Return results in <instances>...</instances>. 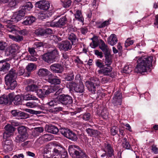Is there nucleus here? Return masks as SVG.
Listing matches in <instances>:
<instances>
[{
  "label": "nucleus",
  "mask_w": 158,
  "mask_h": 158,
  "mask_svg": "<svg viewBox=\"0 0 158 158\" xmlns=\"http://www.w3.org/2000/svg\"><path fill=\"white\" fill-rule=\"evenodd\" d=\"M153 59V57L152 56L139 58L137 60L138 64L135 68V71L141 73L148 71L152 66Z\"/></svg>",
  "instance_id": "nucleus-1"
},
{
  "label": "nucleus",
  "mask_w": 158,
  "mask_h": 158,
  "mask_svg": "<svg viewBox=\"0 0 158 158\" xmlns=\"http://www.w3.org/2000/svg\"><path fill=\"white\" fill-rule=\"evenodd\" d=\"M69 152L73 158H89L78 146L71 145L69 147Z\"/></svg>",
  "instance_id": "nucleus-2"
},
{
  "label": "nucleus",
  "mask_w": 158,
  "mask_h": 158,
  "mask_svg": "<svg viewBox=\"0 0 158 158\" xmlns=\"http://www.w3.org/2000/svg\"><path fill=\"white\" fill-rule=\"evenodd\" d=\"M16 74L15 70L11 69L8 74L5 77L6 84L7 86L8 89H14L17 85L16 81L15 80Z\"/></svg>",
  "instance_id": "nucleus-3"
},
{
  "label": "nucleus",
  "mask_w": 158,
  "mask_h": 158,
  "mask_svg": "<svg viewBox=\"0 0 158 158\" xmlns=\"http://www.w3.org/2000/svg\"><path fill=\"white\" fill-rule=\"evenodd\" d=\"M58 51L55 48H52L48 51V52L43 56V59L49 63H53L55 61V59L59 57Z\"/></svg>",
  "instance_id": "nucleus-4"
},
{
  "label": "nucleus",
  "mask_w": 158,
  "mask_h": 158,
  "mask_svg": "<svg viewBox=\"0 0 158 158\" xmlns=\"http://www.w3.org/2000/svg\"><path fill=\"white\" fill-rule=\"evenodd\" d=\"M27 128L24 126H21L18 127V131L19 134L15 138V141L19 143L25 141L28 137L27 133Z\"/></svg>",
  "instance_id": "nucleus-5"
},
{
  "label": "nucleus",
  "mask_w": 158,
  "mask_h": 158,
  "mask_svg": "<svg viewBox=\"0 0 158 158\" xmlns=\"http://www.w3.org/2000/svg\"><path fill=\"white\" fill-rule=\"evenodd\" d=\"M100 83L98 79H96L86 81L85 85L89 92L92 94H95L96 91V87L99 85Z\"/></svg>",
  "instance_id": "nucleus-6"
},
{
  "label": "nucleus",
  "mask_w": 158,
  "mask_h": 158,
  "mask_svg": "<svg viewBox=\"0 0 158 158\" xmlns=\"http://www.w3.org/2000/svg\"><path fill=\"white\" fill-rule=\"evenodd\" d=\"M67 87L70 89H73L77 93H82L85 90V87L82 82H79V84H77L75 82L68 83L66 85Z\"/></svg>",
  "instance_id": "nucleus-7"
},
{
  "label": "nucleus",
  "mask_w": 158,
  "mask_h": 158,
  "mask_svg": "<svg viewBox=\"0 0 158 158\" xmlns=\"http://www.w3.org/2000/svg\"><path fill=\"white\" fill-rule=\"evenodd\" d=\"M58 148L59 149L56 148L53 149V155L52 158H67V152L61 146Z\"/></svg>",
  "instance_id": "nucleus-8"
},
{
  "label": "nucleus",
  "mask_w": 158,
  "mask_h": 158,
  "mask_svg": "<svg viewBox=\"0 0 158 158\" xmlns=\"http://www.w3.org/2000/svg\"><path fill=\"white\" fill-rule=\"evenodd\" d=\"M60 132L64 136L73 141H76L77 139V135L68 129L61 128Z\"/></svg>",
  "instance_id": "nucleus-9"
},
{
  "label": "nucleus",
  "mask_w": 158,
  "mask_h": 158,
  "mask_svg": "<svg viewBox=\"0 0 158 158\" xmlns=\"http://www.w3.org/2000/svg\"><path fill=\"white\" fill-rule=\"evenodd\" d=\"M52 89L50 87L45 85L43 88L38 89L36 93L37 95L40 98H42L45 97L52 92Z\"/></svg>",
  "instance_id": "nucleus-10"
},
{
  "label": "nucleus",
  "mask_w": 158,
  "mask_h": 158,
  "mask_svg": "<svg viewBox=\"0 0 158 158\" xmlns=\"http://www.w3.org/2000/svg\"><path fill=\"white\" fill-rule=\"evenodd\" d=\"M57 98L61 103L67 105V106H70L73 102L72 98L68 95H59L57 97Z\"/></svg>",
  "instance_id": "nucleus-11"
},
{
  "label": "nucleus",
  "mask_w": 158,
  "mask_h": 158,
  "mask_svg": "<svg viewBox=\"0 0 158 158\" xmlns=\"http://www.w3.org/2000/svg\"><path fill=\"white\" fill-rule=\"evenodd\" d=\"M6 131L3 133V139H8L13 134L15 129L11 125L8 124L4 127Z\"/></svg>",
  "instance_id": "nucleus-12"
},
{
  "label": "nucleus",
  "mask_w": 158,
  "mask_h": 158,
  "mask_svg": "<svg viewBox=\"0 0 158 158\" xmlns=\"http://www.w3.org/2000/svg\"><path fill=\"white\" fill-rule=\"evenodd\" d=\"M25 15L24 10H21L18 12L14 14L10 19V21L13 23H16L20 20Z\"/></svg>",
  "instance_id": "nucleus-13"
},
{
  "label": "nucleus",
  "mask_w": 158,
  "mask_h": 158,
  "mask_svg": "<svg viewBox=\"0 0 158 158\" xmlns=\"http://www.w3.org/2000/svg\"><path fill=\"white\" fill-rule=\"evenodd\" d=\"M102 149L107 154L109 157H111L114 156V151L113 147L110 144L104 143L102 147Z\"/></svg>",
  "instance_id": "nucleus-14"
},
{
  "label": "nucleus",
  "mask_w": 158,
  "mask_h": 158,
  "mask_svg": "<svg viewBox=\"0 0 158 158\" xmlns=\"http://www.w3.org/2000/svg\"><path fill=\"white\" fill-rule=\"evenodd\" d=\"M122 95L120 92L118 91L115 93L112 100V103L114 106L120 105L122 102Z\"/></svg>",
  "instance_id": "nucleus-15"
},
{
  "label": "nucleus",
  "mask_w": 158,
  "mask_h": 158,
  "mask_svg": "<svg viewBox=\"0 0 158 158\" xmlns=\"http://www.w3.org/2000/svg\"><path fill=\"white\" fill-rule=\"evenodd\" d=\"M51 70L53 73H61L64 71L63 66L59 64L56 63L50 66Z\"/></svg>",
  "instance_id": "nucleus-16"
},
{
  "label": "nucleus",
  "mask_w": 158,
  "mask_h": 158,
  "mask_svg": "<svg viewBox=\"0 0 158 158\" xmlns=\"http://www.w3.org/2000/svg\"><path fill=\"white\" fill-rule=\"evenodd\" d=\"M36 6L44 10H47L50 6V3L48 1H40L35 3Z\"/></svg>",
  "instance_id": "nucleus-17"
},
{
  "label": "nucleus",
  "mask_w": 158,
  "mask_h": 158,
  "mask_svg": "<svg viewBox=\"0 0 158 158\" xmlns=\"http://www.w3.org/2000/svg\"><path fill=\"white\" fill-rule=\"evenodd\" d=\"M67 19L65 17L60 18L59 20L56 22H52L50 25L51 27H61L64 26L66 23Z\"/></svg>",
  "instance_id": "nucleus-18"
},
{
  "label": "nucleus",
  "mask_w": 158,
  "mask_h": 158,
  "mask_svg": "<svg viewBox=\"0 0 158 158\" xmlns=\"http://www.w3.org/2000/svg\"><path fill=\"white\" fill-rule=\"evenodd\" d=\"M38 75L41 77H45L48 76H52V74L48 69L45 68L40 69L37 73Z\"/></svg>",
  "instance_id": "nucleus-19"
},
{
  "label": "nucleus",
  "mask_w": 158,
  "mask_h": 158,
  "mask_svg": "<svg viewBox=\"0 0 158 158\" xmlns=\"http://www.w3.org/2000/svg\"><path fill=\"white\" fill-rule=\"evenodd\" d=\"M112 69L110 66L104 67L102 68L98 71L99 74H102L104 76H108L112 71Z\"/></svg>",
  "instance_id": "nucleus-20"
},
{
  "label": "nucleus",
  "mask_w": 158,
  "mask_h": 158,
  "mask_svg": "<svg viewBox=\"0 0 158 158\" xmlns=\"http://www.w3.org/2000/svg\"><path fill=\"white\" fill-rule=\"evenodd\" d=\"M99 48L103 52L106 54H108L109 52V49L107 45L102 40H100L99 41Z\"/></svg>",
  "instance_id": "nucleus-21"
},
{
  "label": "nucleus",
  "mask_w": 158,
  "mask_h": 158,
  "mask_svg": "<svg viewBox=\"0 0 158 158\" xmlns=\"http://www.w3.org/2000/svg\"><path fill=\"white\" fill-rule=\"evenodd\" d=\"M7 139H4V143L3 148L6 152L10 151L12 150V141Z\"/></svg>",
  "instance_id": "nucleus-22"
},
{
  "label": "nucleus",
  "mask_w": 158,
  "mask_h": 158,
  "mask_svg": "<svg viewBox=\"0 0 158 158\" xmlns=\"http://www.w3.org/2000/svg\"><path fill=\"white\" fill-rule=\"evenodd\" d=\"M59 48L64 51H67L71 48L72 45L69 41H63L60 45Z\"/></svg>",
  "instance_id": "nucleus-23"
},
{
  "label": "nucleus",
  "mask_w": 158,
  "mask_h": 158,
  "mask_svg": "<svg viewBox=\"0 0 158 158\" xmlns=\"http://www.w3.org/2000/svg\"><path fill=\"white\" fill-rule=\"evenodd\" d=\"M41 82H38L37 85L34 84L29 85L26 87L25 89L28 91H35L36 92L39 87L41 86Z\"/></svg>",
  "instance_id": "nucleus-24"
},
{
  "label": "nucleus",
  "mask_w": 158,
  "mask_h": 158,
  "mask_svg": "<svg viewBox=\"0 0 158 158\" xmlns=\"http://www.w3.org/2000/svg\"><path fill=\"white\" fill-rule=\"evenodd\" d=\"M46 130L48 132L54 134H56L59 131L58 128L52 124H49L46 126Z\"/></svg>",
  "instance_id": "nucleus-25"
},
{
  "label": "nucleus",
  "mask_w": 158,
  "mask_h": 158,
  "mask_svg": "<svg viewBox=\"0 0 158 158\" xmlns=\"http://www.w3.org/2000/svg\"><path fill=\"white\" fill-rule=\"evenodd\" d=\"M118 41L117 37L114 34H111L107 39L108 44L111 46H113L116 44Z\"/></svg>",
  "instance_id": "nucleus-26"
},
{
  "label": "nucleus",
  "mask_w": 158,
  "mask_h": 158,
  "mask_svg": "<svg viewBox=\"0 0 158 158\" xmlns=\"http://www.w3.org/2000/svg\"><path fill=\"white\" fill-rule=\"evenodd\" d=\"M86 131L89 135L94 137L98 136L100 134V132L98 130H94L89 128H86Z\"/></svg>",
  "instance_id": "nucleus-27"
},
{
  "label": "nucleus",
  "mask_w": 158,
  "mask_h": 158,
  "mask_svg": "<svg viewBox=\"0 0 158 158\" xmlns=\"http://www.w3.org/2000/svg\"><path fill=\"white\" fill-rule=\"evenodd\" d=\"M52 76H49L48 78L46 79V80L50 83L54 85H59L61 82L60 79L56 78H52Z\"/></svg>",
  "instance_id": "nucleus-28"
},
{
  "label": "nucleus",
  "mask_w": 158,
  "mask_h": 158,
  "mask_svg": "<svg viewBox=\"0 0 158 158\" xmlns=\"http://www.w3.org/2000/svg\"><path fill=\"white\" fill-rule=\"evenodd\" d=\"M22 95V94L17 95L14 97L13 101L15 105H18L22 104V102L23 100Z\"/></svg>",
  "instance_id": "nucleus-29"
},
{
  "label": "nucleus",
  "mask_w": 158,
  "mask_h": 158,
  "mask_svg": "<svg viewBox=\"0 0 158 158\" xmlns=\"http://www.w3.org/2000/svg\"><path fill=\"white\" fill-rule=\"evenodd\" d=\"M35 20V17L32 16L28 17L25 20L22 22L23 25H30L34 23Z\"/></svg>",
  "instance_id": "nucleus-30"
},
{
  "label": "nucleus",
  "mask_w": 158,
  "mask_h": 158,
  "mask_svg": "<svg viewBox=\"0 0 158 158\" xmlns=\"http://www.w3.org/2000/svg\"><path fill=\"white\" fill-rule=\"evenodd\" d=\"M22 97L23 100H38V98L35 96L30 94H26L24 95H22Z\"/></svg>",
  "instance_id": "nucleus-31"
},
{
  "label": "nucleus",
  "mask_w": 158,
  "mask_h": 158,
  "mask_svg": "<svg viewBox=\"0 0 158 158\" xmlns=\"http://www.w3.org/2000/svg\"><path fill=\"white\" fill-rule=\"evenodd\" d=\"M122 146L123 147L127 149L130 150L131 149V147L129 144L126 138H124L122 141Z\"/></svg>",
  "instance_id": "nucleus-32"
},
{
  "label": "nucleus",
  "mask_w": 158,
  "mask_h": 158,
  "mask_svg": "<svg viewBox=\"0 0 158 158\" xmlns=\"http://www.w3.org/2000/svg\"><path fill=\"white\" fill-rule=\"evenodd\" d=\"M92 42L90 44V45L93 48H95L99 45V43L98 42L97 38L96 36H94L91 38Z\"/></svg>",
  "instance_id": "nucleus-33"
},
{
  "label": "nucleus",
  "mask_w": 158,
  "mask_h": 158,
  "mask_svg": "<svg viewBox=\"0 0 158 158\" xmlns=\"http://www.w3.org/2000/svg\"><path fill=\"white\" fill-rule=\"evenodd\" d=\"M64 75L65 76L64 79L67 81H71L74 78L73 71H70L68 73L64 74Z\"/></svg>",
  "instance_id": "nucleus-34"
},
{
  "label": "nucleus",
  "mask_w": 158,
  "mask_h": 158,
  "mask_svg": "<svg viewBox=\"0 0 158 158\" xmlns=\"http://www.w3.org/2000/svg\"><path fill=\"white\" fill-rule=\"evenodd\" d=\"M9 37L14 41L19 42L23 40V36L19 35L14 36L11 35H9Z\"/></svg>",
  "instance_id": "nucleus-35"
},
{
  "label": "nucleus",
  "mask_w": 158,
  "mask_h": 158,
  "mask_svg": "<svg viewBox=\"0 0 158 158\" xmlns=\"http://www.w3.org/2000/svg\"><path fill=\"white\" fill-rule=\"evenodd\" d=\"M105 63L107 66H110L111 64L112 61L110 56L109 55V53L108 54H105Z\"/></svg>",
  "instance_id": "nucleus-36"
},
{
  "label": "nucleus",
  "mask_w": 158,
  "mask_h": 158,
  "mask_svg": "<svg viewBox=\"0 0 158 158\" xmlns=\"http://www.w3.org/2000/svg\"><path fill=\"white\" fill-rule=\"evenodd\" d=\"M75 18L79 21L82 22L84 20L81 12L79 10L76 11V13L75 14Z\"/></svg>",
  "instance_id": "nucleus-37"
},
{
  "label": "nucleus",
  "mask_w": 158,
  "mask_h": 158,
  "mask_svg": "<svg viewBox=\"0 0 158 158\" xmlns=\"http://www.w3.org/2000/svg\"><path fill=\"white\" fill-rule=\"evenodd\" d=\"M9 101V99L6 95H3L0 97V104H6Z\"/></svg>",
  "instance_id": "nucleus-38"
},
{
  "label": "nucleus",
  "mask_w": 158,
  "mask_h": 158,
  "mask_svg": "<svg viewBox=\"0 0 158 158\" xmlns=\"http://www.w3.org/2000/svg\"><path fill=\"white\" fill-rule=\"evenodd\" d=\"M62 2V5L64 8L69 7L71 4L72 2L70 0H60Z\"/></svg>",
  "instance_id": "nucleus-39"
},
{
  "label": "nucleus",
  "mask_w": 158,
  "mask_h": 158,
  "mask_svg": "<svg viewBox=\"0 0 158 158\" xmlns=\"http://www.w3.org/2000/svg\"><path fill=\"white\" fill-rule=\"evenodd\" d=\"M69 39L70 40L72 44H74V43H76L77 40V38L76 36L73 33H71L68 37Z\"/></svg>",
  "instance_id": "nucleus-40"
},
{
  "label": "nucleus",
  "mask_w": 158,
  "mask_h": 158,
  "mask_svg": "<svg viewBox=\"0 0 158 158\" xmlns=\"http://www.w3.org/2000/svg\"><path fill=\"white\" fill-rule=\"evenodd\" d=\"M10 67V64L7 63H5L3 64L1 68L0 71L6 72L9 69Z\"/></svg>",
  "instance_id": "nucleus-41"
},
{
  "label": "nucleus",
  "mask_w": 158,
  "mask_h": 158,
  "mask_svg": "<svg viewBox=\"0 0 158 158\" xmlns=\"http://www.w3.org/2000/svg\"><path fill=\"white\" fill-rule=\"evenodd\" d=\"M33 7V6L31 3L30 2H28L26 3V5L24 7V8L21 10H24L25 13L27 10H30Z\"/></svg>",
  "instance_id": "nucleus-42"
},
{
  "label": "nucleus",
  "mask_w": 158,
  "mask_h": 158,
  "mask_svg": "<svg viewBox=\"0 0 158 158\" xmlns=\"http://www.w3.org/2000/svg\"><path fill=\"white\" fill-rule=\"evenodd\" d=\"M36 68V66L35 64L33 63H29L28 64L26 67L27 71L28 72H30L34 70Z\"/></svg>",
  "instance_id": "nucleus-43"
},
{
  "label": "nucleus",
  "mask_w": 158,
  "mask_h": 158,
  "mask_svg": "<svg viewBox=\"0 0 158 158\" xmlns=\"http://www.w3.org/2000/svg\"><path fill=\"white\" fill-rule=\"evenodd\" d=\"M22 1V0H11L8 4L10 7H12L15 6L18 3L21 2Z\"/></svg>",
  "instance_id": "nucleus-44"
},
{
  "label": "nucleus",
  "mask_w": 158,
  "mask_h": 158,
  "mask_svg": "<svg viewBox=\"0 0 158 158\" xmlns=\"http://www.w3.org/2000/svg\"><path fill=\"white\" fill-rule=\"evenodd\" d=\"M111 21V19H109L108 20L105 21L103 23L98 25L97 26V27L98 28H101L105 27L110 24V22Z\"/></svg>",
  "instance_id": "nucleus-45"
},
{
  "label": "nucleus",
  "mask_w": 158,
  "mask_h": 158,
  "mask_svg": "<svg viewBox=\"0 0 158 158\" xmlns=\"http://www.w3.org/2000/svg\"><path fill=\"white\" fill-rule=\"evenodd\" d=\"M44 141H48L53 139L52 135L50 134H44L42 135Z\"/></svg>",
  "instance_id": "nucleus-46"
},
{
  "label": "nucleus",
  "mask_w": 158,
  "mask_h": 158,
  "mask_svg": "<svg viewBox=\"0 0 158 158\" xmlns=\"http://www.w3.org/2000/svg\"><path fill=\"white\" fill-rule=\"evenodd\" d=\"M17 117L18 118V119H25L28 117V115L24 112L19 111Z\"/></svg>",
  "instance_id": "nucleus-47"
},
{
  "label": "nucleus",
  "mask_w": 158,
  "mask_h": 158,
  "mask_svg": "<svg viewBox=\"0 0 158 158\" xmlns=\"http://www.w3.org/2000/svg\"><path fill=\"white\" fill-rule=\"evenodd\" d=\"M108 113L106 109L103 110L101 113V116L104 119H106L108 118Z\"/></svg>",
  "instance_id": "nucleus-48"
},
{
  "label": "nucleus",
  "mask_w": 158,
  "mask_h": 158,
  "mask_svg": "<svg viewBox=\"0 0 158 158\" xmlns=\"http://www.w3.org/2000/svg\"><path fill=\"white\" fill-rule=\"evenodd\" d=\"M6 26L7 28V30L9 32H11L16 30V27L14 25L8 24L6 25Z\"/></svg>",
  "instance_id": "nucleus-49"
},
{
  "label": "nucleus",
  "mask_w": 158,
  "mask_h": 158,
  "mask_svg": "<svg viewBox=\"0 0 158 158\" xmlns=\"http://www.w3.org/2000/svg\"><path fill=\"white\" fill-rule=\"evenodd\" d=\"M95 64L99 68H103L105 66L104 63L102 62V60L98 59L96 60Z\"/></svg>",
  "instance_id": "nucleus-50"
},
{
  "label": "nucleus",
  "mask_w": 158,
  "mask_h": 158,
  "mask_svg": "<svg viewBox=\"0 0 158 158\" xmlns=\"http://www.w3.org/2000/svg\"><path fill=\"white\" fill-rule=\"evenodd\" d=\"M111 134L113 135H116L118 133V130L116 126H113L110 129Z\"/></svg>",
  "instance_id": "nucleus-51"
},
{
  "label": "nucleus",
  "mask_w": 158,
  "mask_h": 158,
  "mask_svg": "<svg viewBox=\"0 0 158 158\" xmlns=\"http://www.w3.org/2000/svg\"><path fill=\"white\" fill-rule=\"evenodd\" d=\"M25 73V69L22 67H19L17 70V73L15 72L16 75H18L19 76H21L23 75Z\"/></svg>",
  "instance_id": "nucleus-52"
},
{
  "label": "nucleus",
  "mask_w": 158,
  "mask_h": 158,
  "mask_svg": "<svg viewBox=\"0 0 158 158\" xmlns=\"http://www.w3.org/2000/svg\"><path fill=\"white\" fill-rule=\"evenodd\" d=\"M134 41L133 40H131V38H128L126 41L125 45L126 47H127L130 45H132L134 43Z\"/></svg>",
  "instance_id": "nucleus-53"
},
{
  "label": "nucleus",
  "mask_w": 158,
  "mask_h": 158,
  "mask_svg": "<svg viewBox=\"0 0 158 158\" xmlns=\"http://www.w3.org/2000/svg\"><path fill=\"white\" fill-rule=\"evenodd\" d=\"M62 110V108L60 107H57L53 108L51 110V112L53 113H56Z\"/></svg>",
  "instance_id": "nucleus-54"
},
{
  "label": "nucleus",
  "mask_w": 158,
  "mask_h": 158,
  "mask_svg": "<svg viewBox=\"0 0 158 158\" xmlns=\"http://www.w3.org/2000/svg\"><path fill=\"white\" fill-rule=\"evenodd\" d=\"M10 48V52H14L18 49V47L15 44H12Z\"/></svg>",
  "instance_id": "nucleus-55"
},
{
  "label": "nucleus",
  "mask_w": 158,
  "mask_h": 158,
  "mask_svg": "<svg viewBox=\"0 0 158 158\" xmlns=\"http://www.w3.org/2000/svg\"><path fill=\"white\" fill-rule=\"evenodd\" d=\"M27 106L30 108H34L36 107L37 104L35 102H28L26 104Z\"/></svg>",
  "instance_id": "nucleus-56"
},
{
  "label": "nucleus",
  "mask_w": 158,
  "mask_h": 158,
  "mask_svg": "<svg viewBox=\"0 0 158 158\" xmlns=\"http://www.w3.org/2000/svg\"><path fill=\"white\" fill-rule=\"evenodd\" d=\"M90 115L89 113L84 114L82 116V118L85 121H88L90 118Z\"/></svg>",
  "instance_id": "nucleus-57"
},
{
  "label": "nucleus",
  "mask_w": 158,
  "mask_h": 158,
  "mask_svg": "<svg viewBox=\"0 0 158 158\" xmlns=\"http://www.w3.org/2000/svg\"><path fill=\"white\" fill-rule=\"evenodd\" d=\"M94 53L95 55L100 58H102L103 56V53L101 52H99L98 50H94Z\"/></svg>",
  "instance_id": "nucleus-58"
},
{
  "label": "nucleus",
  "mask_w": 158,
  "mask_h": 158,
  "mask_svg": "<svg viewBox=\"0 0 158 158\" xmlns=\"http://www.w3.org/2000/svg\"><path fill=\"white\" fill-rule=\"evenodd\" d=\"M47 105L50 108L53 107L56 105V102L54 100H51V101L48 102L47 103Z\"/></svg>",
  "instance_id": "nucleus-59"
},
{
  "label": "nucleus",
  "mask_w": 158,
  "mask_h": 158,
  "mask_svg": "<svg viewBox=\"0 0 158 158\" xmlns=\"http://www.w3.org/2000/svg\"><path fill=\"white\" fill-rule=\"evenodd\" d=\"M28 51L32 56H35L36 54V52L34 48H28Z\"/></svg>",
  "instance_id": "nucleus-60"
},
{
  "label": "nucleus",
  "mask_w": 158,
  "mask_h": 158,
  "mask_svg": "<svg viewBox=\"0 0 158 158\" xmlns=\"http://www.w3.org/2000/svg\"><path fill=\"white\" fill-rule=\"evenodd\" d=\"M123 71L125 73H129L131 72V69L128 66H126L124 68Z\"/></svg>",
  "instance_id": "nucleus-61"
},
{
  "label": "nucleus",
  "mask_w": 158,
  "mask_h": 158,
  "mask_svg": "<svg viewBox=\"0 0 158 158\" xmlns=\"http://www.w3.org/2000/svg\"><path fill=\"white\" fill-rule=\"evenodd\" d=\"M29 112L31 114H40L42 113V111H35L30 109H29Z\"/></svg>",
  "instance_id": "nucleus-62"
},
{
  "label": "nucleus",
  "mask_w": 158,
  "mask_h": 158,
  "mask_svg": "<svg viewBox=\"0 0 158 158\" xmlns=\"http://www.w3.org/2000/svg\"><path fill=\"white\" fill-rule=\"evenodd\" d=\"M152 150L155 154H157L158 153V148L156 146L153 145L152 146Z\"/></svg>",
  "instance_id": "nucleus-63"
},
{
  "label": "nucleus",
  "mask_w": 158,
  "mask_h": 158,
  "mask_svg": "<svg viewBox=\"0 0 158 158\" xmlns=\"http://www.w3.org/2000/svg\"><path fill=\"white\" fill-rule=\"evenodd\" d=\"M80 31L83 34H85L88 31V29L86 27H82L80 29Z\"/></svg>",
  "instance_id": "nucleus-64"
}]
</instances>
